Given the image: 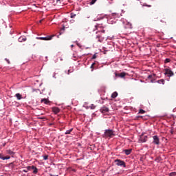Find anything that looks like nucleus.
Returning <instances> with one entry per match:
<instances>
[{"mask_svg": "<svg viewBox=\"0 0 176 176\" xmlns=\"http://www.w3.org/2000/svg\"><path fill=\"white\" fill-rule=\"evenodd\" d=\"M165 75H168L169 77L174 76V72L170 69H165Z\"/></svg>", "mask_w": 176, "mask_h": 176, "instance_id": "6", "label": "nucleus"}, {"mask_svg": "<svg viewBox=\"0 0 176 176\" xmlns=\"http://www.w3.org/2000/svg\"><path fill=\"white\" fill-rule=\"evenodd\" d=\"M101 32L104 34V32H105V30H102Z\"/></svg>", "mask_w": 176, "mask_h": 176, "instance_id": "34", "label": "nucleus"}, {"mask_svg": "<svg viewBox=\"0 0 176 176\" xmlns=\"http://www.w3.org/2000/svg\"><path fill=\"white\" fill-rule=\"evenodd\" d=\"M52 111L54 113H58V112H60V109H58V107H53Z\"/></svg>", "mask_w": 176, "mask_h": 176, "instance_id": "12", "label": "nucleus"}, {"mask_svg": "<svg viewBox=\"0 0 176 176\" xmlns=\"http://www.w3.org/2000/svg\"><path fill=\"white\" fill-rule=\"evenodd\" d=\"M27 170H28L29 171H31V170H32V166H27Z\"/></svg>", "mask_w": 176, "mask_h": 176, "instance_id": "27", "label": "nucleus"}, {"mask_svg": "<svg viewBox=\"0 0 176 176\" xmlns=\"http://www.w3.org/2000/svg\"><path fill=\"white\" fill-rule=\"evenodd\" d=\"M33 173L36 174L38 173V168L35 166H32Z\"/></svg>", "mask_w": 176, "mask_h": 176, "instance_id": "14", "label": "nucleus"}, {"mask_svg": "<svg viewBox=\"0 0 176 176\" xmlns=\"http://www.w3.org/2000/svg\"><path fill=\"white\" fill-rule=\"evenodd\" d=\"M125 155H130L131 153V149H125L124 150Z\"/></svg>", "mask_w": 176, "mask_h": 176, "instance_id": "17", "label": "nucleus"}, {"mask_svg": "<svg viewBox=\"0 0 176 176\" xmlns=\"http://www.w3.org/2000/svg\"><path fill=\"white\" fill-rule=\"evenodd\" d=\"M7 153H8V155H14V152H13L12 150H7Z\"/></svg>", "mask_w": 176, "mask_h": 176, "instance_id": "19", "label": "nucleus"}, {"mask_svg": "<svg viewBox=\"0 0 176 176\" xmlns=\"http://www.w3.org/2000/svg\"><path fill=\"white\" fill-rule=\"evenodd\" d=\"M76 16V14H74V13H73V12H72V13L70 14V17H71V19H75Z\"/></svg>", "mask_w": 176, "mask_h": 176, "instance_id": "21", "label": "nucleus"}, {"mask_svg": "<svg viewBox=\"0 0 176 176\" xmlns=\"http://www.w3.org/2000/svg\"><path fill=\"white\" fill-rule=\"evenodd\" d=\"M43 160H47L49 159V155H43Z\"/></svg>", "mask_w": 176, "mask_h": 176, "instance_id": "22", "label": "nucleus"}, {"mask_svg": "<svg viewBox=\"0 0 176 176\" xmlns=\"http://www.w3.org/2000/svg\"><path fill=\"white\" fill-rule=\"evenodd\" d=\"M19 42H25V41H27V37L25 36H21L18 39Z\"/></svg>", "mask_w": 176, "mask_h": 176, "instance_id": "10", "label": "nucleus"}, {"mask_svg": "<svg viewBox=\"0 0 176 176\" xmlns=\"http://www.w3.org/2000/svg\"><path fill=\"white\" fill-rule=\"evenodd\" d=\"M169 176H176V172H171L169 173Z\"/></svg>", "mask_w": 176, "mask_h": 176, "instance_id": "24", "label": "nucleus"}, {"mask_svg": "<svg viewBox=\"0 0 176 176\" xmlns=\"http://www.w3.org/2000/svg\"><path fill=\"white\" fill-rule=\"evenodd\" d=\"M114 74L116 75V78H124L126 75V72H122L120 74H118V73H114Z\"/></svg>", "mask_w": 176, "mask_h": 176, "instance_id": "7", "label": "nucleus"}, {"mask_svg": "<svg viewBox=\"0 0 176 176\" xmlns=\"http://www.w3.org/2000/svg\"><path fill=\"white\" fill-rule=\"evenodd\" d=\"M170 61H171V60L170 58L165 59V63H170Z\"/></svg>", "mask_w": 176, "mask_h": 176, "instance_id": "28", "label": "nucleus"}, {"mask_svg": "<svg viewBox=\"0 0 176 176\" xmlns=\"http://www.w3.org/2000/svg\"><path fill=\"white\" fill-rule=\"evenodd\" d=\"M6 60L7 61V63H8V64H10V60H9V59L6 58Z\"/></svg>", "mask_w": 176, "mask_h": 176, "instance_id": "32", "label": "nucleus"}, {"mask_svg": "<svg viewBox=\"0 0 176 176\" xmlns=\"http://www.w3.org/2000/svg\"><path fill=\"white\" fill-rule=\"evenodd\" d=\"M96 40L98 42H102L104 41V37H102V35L98 34L96 36Z\"/></svg>", "mask_w": 176, "mask_h": 176, "instance_id": "8", "label": "nucleus"}, {"mask_svg": "<svg viewBox=\"0 0 176 176\" xmlns=\"http://www.w3.org/2000/svg\"><path fill=\"white\" fill-rule=\"evenodd\" d=\"M69 74H71V70H68V72H67V75H69Z\"/></svg>", "mask_w": 176, "mask_h": 176, "instance_id": "33", "label": "nucleus"}, {"mask_svg": "<svg viewBox=\"0 0 176 176\" xmlns=\"http://www.w3.org/2000/svg\"><path fill=\"white\" fill-rule=\"evenodd\" d=\"M0 159H1V160H9L10 157H3V155L0 153Z\"/></svg>", "mask_w": 176, "mask_h": 176, "instance_id": "13", "label": "nucleus"}, {"mask_svg": "<svg viewBox=\"0 0 176 176\" xmlns=\"http://www.w3.org/2000/svg\"><path fill=\"white\" fill-rule=\"evenodd\" d=\"M95 58H97V55L96 54L92 56V60H95Z\"/></svg>", "mask_w": 176, "mask_h": 176, "instance_id": "29", "label": "nucleus"}, {"mask_svg": "<svg viewBox=\"0 0 176 176\" xmlns=\"http://www.w3.org/2000/svg\"><path fill=\"white\" fill-rule=\"evenodd\" d=\"M15 97H16L17 100H21V98H22L21 94H20L19 93L16 94Z\"/></svg>", "mask_w": 176, "mask_h": 176, "instance_id": "18", "label": "nucleus"}, {"mask_svg": "<svg viewBox=\"0 0 176 176\" xmlns=\"http://www.w3.org/2000/svg\"><path fill=\"white\" fill-rule=\"evenodd\" d=\"M153 144H155V145H160V140L159 139V136L157 135H154L153 136Z\"/></svg>", "mask_w": 176, "mask_h": 176, "instance_id": "5", "label": "nucleus"}, {"mask_svg": "<svg viewBox=\"0 0 176 176\" xmlns=\"http://www.w3.org/2000/svg\"><path fill=\"white\" fill-rule=\"evenodd\" d=\"M54 176H58V175H54Z\"/></svg>", "mask_w": 176, "mask_h": 176, "instance_id": "38", "label": "nucleus"}, {"mask_svg": "<svg viewBox=\"0 0 176 176\" xmlns=\"http://www.w3.org/2000/svg\"><path fill=\"white\" fill-rule=\"evenodd\" d=\"M53 36H54V35L49 36L47 37H36V39H38L40 41H52L53 39Z\"/></svg>", "mask_w": 176, "mask_h": 176, "instance_id": "4", "label": "nucleus"}, {"mask_svg": "<svg viewBox=\"0 0 176 176\" xmlns=\"http://www.w3.org/2000/svg\"><path fill=\"white\" fill-rule=\"evenodd\" d=\"M117 97H118V92L117 91H114L111 94V98H116Z\"/></svg>", "mask_w": 176, "mask_h": 176, "instance_id": "16", "label": "nucleus"}, {"mask_svg": "<svg viewBox=\"0 0 176 176\" xmlns=\"http://www.w3.org/2000/svg\"><path fill=\"white\" fill-rule=\"evenodd\" d=\"M74 130V129H70L69 130H67L65 133V134H71V132Z\"/></svg>", "mask_w": 176, "mask_h": 176, "instance_id": "20", "label": "nucleus"}, {"mask_svg": "<svg viewBox=\"0 0 176 176\" xmlns=\"http://www.w3.org/2000/svg\"><path fill=\"white\" fill-rule=\"evenodd\" d=\"M24 173H28V171L26 170H23Z\"/></svg>", "mask_w": 176, "mask_h": 176, "instance_id": "35", "label": "nucleus"}, {"mask_svg": "<svg viewBox=\"0 0 176 176\" xmlns=\"http://www.w3.org/2000/svg\"><path fill=\"white\" fill-rule=\"evenodd\" d=\"M40 23H42V20L40 21Z\"/></svg>", "mask_w": 176, "mask_h": 176, "instance_id": "37", "label": "nucleus"}, {"mask_svg": "<svg viewBox=\"0 0 176 176\" xmlns=\"http://www.w3.org/2000/svg\"><path fill=\"white\" fill-rule=\"evenodd\" d=\"M103 135L104 138H112V137L115 136V131L112 129H106Z\"/></svg>", "mask_w": 176, "mask_h": 176, "instance_id": "1", "label": "nucleus"}, {"mask_svg": "<svg viewBox=\"0 0 176 176\" xmlns=\"http://www.w3.org/2000/svg\"><path fill=\"white\" fill-rule=\"evenodd\" d=\"M41 102H43L44 104H45V105H47V104H49L50 101H49V99L43 98L41 100Z\"/></svg>", "mask_w": 176, "mask_h": 176, "instance_id": "11", "label": "nucleus"}, {"mask_svg": "<svg viewBox=\"0 0 176 176\" xmlns=\"http://www.w3.org/2000/svg\"><path fill=\"white\" fill-rule=\"evenodd\" d=\"M171 134H173V131H170Z\"/></svg>", "mask_w": 176, "mask_h": 176, "instance_id": "36", "label": "nucleus"}, {"mask_svg": "<svg viewBox=\"0 0 176 176\" xmlns=\"http://www.w3.org/2000/svg\"><path fill=\"white\" fill-rule=\"evenodd\" d=\"M89 108L90 109H96V106L94 104H91Z\"/></svg>", "mask_w": 176, "mask_h": 176, "instance_id": "23", "label": "nucleus"}, {"mask_svg": "<svg viewBox=\"0 0 176 176\" xmlns=\"http://www.w3.org/2000/svg\"><path fill=\"white\" fill-rule=\"evenodd\" d=\"M96 65V63H92V65H91V68L92 69H94V65Z\"/></svg>", "mask_w": 176, "mask_h": 176, "instance_id": "30", "label": "nucleus"}, {"mask_svg": "<svg viewBox=\"0 0 176 176\" xmlns=\"http://www.w3.org/2000/svg\"><path fill=\"white\" fill-rule=\"evenodd\" d=\"M96 2H97V0H91V1L90 2V5H94Z\"/></svg>", "mask_w": 176, "mask_h": 176, "instance_id": "25", "label": "nucleus"}, {"mask_svg": "<svg viewBox=\"0 0 176 176\" xmlns=\"http://www.w3.org/2000/svg\"><path fill=\"white\" fill-rule=\"evenodd\" d=\"M115 163L116 164V166H119L120 167H126V162H124V161L122 160H116Z\"/></svg>", "mask_w": 176, "mask_h": 176, "instance_id": "2", "label": "nucleus"}, {"mask_svg": "<svg viewBox=\"0 0 176 176\" xmlns=\"http://www.w3.org/2000/svg\"><path fill=\"white\" fill-rule=\"evenodd\" d=\"M148 82L151 83H155V80H156V74H151L147 77Z\"/></svg>", "mask_w": 176, "mask_h": 176, "instance_id": "3", "label": "nucleus"}, {"mask_svg": "<svg viewBox=\"0 0 176 176\" xmlns=\"http://www.w3.org/2000/svg\"><path fill=\"white\" fill-rule=\"evenodd\" d=\"M165 82L166 81L164 80V79L158 80L157 81V82L159 83L160 85H164Z\"/></svg>", "mask_w": 176, "mask_h": 176, "instance_id": "15", "label": "nucleus"}, {"mask_svg": "<svg viewBox=\"0 0 176 176\" xmlns=\"http://www.w3.org/2000/svg\"><path fill=\"white\" fill-rule=\"evenodd\" d=\"M100 111L102 113H105L106 112H109V109L107 107H102Z\"/></svg>", "mask_w": 176, "mask_h": 176, "instance_id": "9", "label": "nucleus"}, {"mask_svg": "<svg viewBox=\"0 0 176 176\" xmlns=\"http://www.w3.org/2000/svg\"><path fill=\"white\" fill-rule=\"evenodd\" d=\"M140 142H146V140H145V139H144V140L141 139V140H140Z\"/></svg>", "mask_w": 176, "mask_h": 176, "instance_id": "31", "label": "nucleus"}, {"mask_svg": "<svg viewBox=\"0 0 176 176\" xmlns=\"http://www.w3.org/2000/svg\"><path fill=\"white\" fill-rule=\"evenodd\" d=\"M139 113H145V110H144V109H140Z\"/></svg>", "mask_w": 176, "mask_h": 176, "instance_id": "26", "label": "nucleus"}]
</instances>
